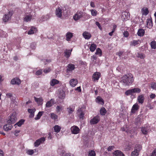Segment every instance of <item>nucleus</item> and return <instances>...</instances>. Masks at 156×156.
I'll return each mask as SVG.
<instances>
[{"label": "nucleus", "mask_w": 156, "mask_h": 156, "mask_svg": "<svg viewBox=\"0 0 156 156\" xmlns=\"http://www.w3.org/2000/svg\"><path fill=\"white\" fill-rule=\"evenodd\" d=\"M134 81L133 75L128 74L124 75L122 78L121 82L125 86H128L131 85Z\"/></svg>", "instance_id": "nucleus-1"}, {"label": "nucleus", "mask_w": 156, "mask_h": 156, "mask_svg": "<svg viewBox=\"0 0 156 156\" xmlns=\"http://www.w3.org/2000/svg\"><path fill=\"white\" fill-rule=\"evenodd\" d=\"M84 112L85 109L84 108L82 107L81 108L79 107L78 108L76 114L80 119H83L85 114Z\"/></svg>", "instance_id": "nucleus-2"}, {"label": "nucleus", "mask_w": 156, "mask_h": 156, "mask_svg": "<svg viewBox=\"0 0 156 156\" xmlns=\"http://www.w3.org/2000/svg\"><path fill=\"white\" fill-rule=\"evenodd\" d=\"M17 120V118L16 116V114L15 113H13L10 116L9 120H8L7 122L8 124H13L15 123Z\"/></svg>", "instance_id": "nucleus-3"}, {"label": "nucleus", "mask_w": 156, "mask_h": 156, "mask_svg": "<svg viewBox=\"0 0 156 156\" xmlns=\"http://www.w3.org/2000/svg\"><path fill=\"white\" fill-rule=\"evenodd\" d=\"M12 14V12L9 11L7 14H5L3 17V21L6 22L9 21L11 19Z\"/></svg>", "instance_id": "nucleus-4"}, {"label": "nucleus", "mask_w": 156, "mask_h": 156, "mask_svg": "<svg viewBox=\"0 0 156 156\" xmlns=\"http://www.w3.org/2000/svg\"><path fill=\"white\" fill-rule=\"evenodd\" d=\"M64 10L62 7H58L56 9L55 14L56 16L58 17L61 18L62 16V13L63 12Z\"/></svg>", "instance_id": "nucleus-5"}, {"label": "nucleus", "mask_w": 156, "mask_h": 156, "mask_svg": "<svg viewBox=\"0 0 156 156\" xmlns=\"http://www.w3.org/2000/svg\"><path fill=\"white\" fill-rule=\"evenodd\" d=\"M142 149V147H135L134 151L131 153V156H138L139 153Z\"/></svg>", "instance_id": "nucleus-6"}, {"label": "nucleus", "mask_w": 156, "mask_h": 156, "mask_svg": "<svg viewBox=\"0 0 156 156\" xmlns=\"http://www.w3.org/2000/svg\"><path fill=\"white\" fill-rule=\"evenodd\" d=\"M83 12L81 11H78L73 16V19L75 21H77L81 18L83 16Z\"/></svg>", "instance_id": "nucleus-7"}, {"label": "nucleus", "mask_w": 156, "mask_h": 156, "mask_svg": "<svg viewBox=\"0 0 156 156\" xmlns=\"http://www.w3.org/2000/svg\"><path fill=\"white\" fill-rule=\"evenodd\" d=\"M61 156H74V155L70 153H66L64 150H58V151Z\"/></svg>", "instance_id": "nucleus-8"}, {"label": "nucleus", "mask_w": 156, "mask_h": 156, "mask_svg": "<svg viewBox=\"0 0 156 156\" xmlns=\"http://www.w3.org/2000/svg\"><path fill=\"white\" fill-rule=\"evenodd\" d=\"M130 17V14L129 12H123L121 15V18L122 20H126L129 19Z\"/></svg>", "instance_id": "nucleus-9"}, {"label": "nucleus", "mask_w": 156, "mask_h": 156, "mask_svg": "<svg viewBox=\"0 0 156 156\" xmlns=\"http://www.w3.org/2000/svg\"><path fill=\"white\" fill-rule=\"evenodd\" d=\"M100 120V118L99 116H96L94 117L93 119H91L90 122L91 124H95L97 123Z\"/></svg>", "instance_id": "nucleus-10"}, {"label": "nucleus", "mask_w": 156, "mask_h": 156, "mask_svg": "<svg viewBox=\"0 0 156 156\" xmlns=\"http://www.w3.org/2000/svg\"><path fill=\"white\" fill-rule=\"evenodd\" d=\"M71 130L72 133L77 134L79 133L80 129L78 127L74 126L71 128Z\"/></svg>", "instance_id": "nucleus-11"}, {"label": "nucleus", "mask_w": 156, "mask_h": 156, "mask_svg": "<svg viewBox=\"0 0 156 156\" xmlns=\"http://www.w3.org/2000/svg\"><path fill=\"white\" fill-rule=\"evenodd\" d=\"M45 140V138L44 137H42L40 139L36 140L34 144L35 146H38L41 144H42Z\"/></svg>", "instance_id": "nucleus-12"}, {"label": "nucleus", "mask_w": 156, "mask_h": 156, "mask_svg": "<svg viewBox=\"0 0 156 156\" xmlns=\"http://www.w3.org/2000/svg\"><path fill=\"white\" fill-rule=\"evenodd\" d=\"M139 106L137 103H136L134 104L131 109V114H133L136 112H137L139 110Z\"/></svg>", "instance_id": "nucleus-13"}, {"label": "nucleus", "mask_w": 156, "mask_h": 156, "mask_svg": "<svg viewBox=\"0 0 156 156\" xmlns=\"http://www.w3.org/2000/svg\"><path fill=\"white\" fill-rule=\"evenodd\" d=\"M75 68V66L74 65L72 64H68L67 66L66 72H71Z\"/></svg>", "instance_id": "nucleus-14"}, {"label": "nucleus", "mask_w": 156, "mask_h": 156, "mask_svg": "<svg viewBox=\"0 0 156 156\" xmlns=\"http://www.w3.org/2000/svg\"><path fill=\"white\" fill-rule=\"evenodd\" d=\"M32 16L30 14H26L25 15L23 20L26 22H29L32 19Z\"/></svg>", "instance_id": "nucleus-15"}, {"label": "nucleus", "mask_w": 156, "mask_h": 156, "mask_svg": "<svg viewBox=\"0 0 156 156\" xmlns=\"http://www.w3.org/2000/svg\"><path fill=\"white\" fill-rule=\"evenodd\" d=\"M13 127L10 124H8L4 126L3 129L6 131H8L11 130Z\"/></svg>", "instance_id": "nucleus-16"}, {"label": "nucleus", "mask_w": 156, "mask_h": 156, "mask_svg": "<svg viewBox=\"0 0 156 156\" xmlns=\"http://www.w3.org/2000/svg\"><path fill=\"white\" fill-rule=\"evenodd\" d=\"M149 127L147 126H143L141 128V130L142 133L144 135H146L148 133Z\"/></svg>", "instance_id": "nucleus-17"}, {"label": "nucleus", "mask_w": 156, "mask_h": 156, "mask_svg": "<svg viewBox=\"0 0 156 156\" xmlns=\"http://www.w3.org/2000/svg\"><path fill=\"white\" fill-rule=\"evenodd\" d=\"M113 156H125L123 153L119 150L114 151L113 153Z\"/></svg>", "instance_id": "nucleus-18"}, {"label": "nucleus", "mask_w": 156, "mask_h": 156, "mask_svg": "<svg viewBox=\"0 0 156 156\" xmlns=\"http://www.w3.org/2000/svg\"><path fill=\"white\" fill-rule=\"evenodd\" d=\"M20 80L17 78L13 79L11 81V83L13 85L17 84L19 85L20 84Z\"/></svg>", "instance_id": "nucleus-19"}, {"label": "nucleus", "mask_w": 156, "mask_h": 156, "mask_svg": "<svg viewBox=\"0 0 156 156\" xmlns=\"http://www.w3.org/2000/svg\"><path fill=\"white\" fill-rule=\"evenodd\" d=\"M144 95L142 94L139 95L137 97V100L139 103L142 104L144 103Z\"/></svg>", "instance_id": "nucleus-20"}, {"label": "nucleus", "mask_w": 156, "mask_h": 156, "mask_svg": "<svg viewBox=\"0 0 156 156\" xmlns=\"http://www.w3.org/2000/svg\"><path fill=\"white\" fill-rule=\"evenodd\" d=\"M83 35L86 39H89L91 37L90 34L87 31L84 32L83 34Z\"/></svg>", "instance_id": "nucleus-21"}, {"label": "nucleus", "mask_w": 156, "mask_h": 156, "mask_svg": "<svg viewBox=\"0 0 156 156\" xmlns=\"http://www.w3.org/2000/svg\"><path fill=\"white\" fill-rule=\"evenodd\" d=\"M35 111L36 109L35 108L28 109V112L30 114L29 116L30 118H33L34 117Z\"/></svg>", "instance_id": "nucleus-22"}, {"label": "nucleus", "mask_w": 156, "mask_h": 156, "mask_svg": "<svg viewBox=\"0 0 156 156\" xmlns=\"http://www.w3.org/2000/svg\"><path fill=\"white\" fill-rule=\"evenodd\" d=\"M77 80L76 79H72L69 81L70 85L73 87H75L77 83Z\"/></svg>", "instance_id": "nucleus-23"}, {"label": "nucleus", "mask_w": 156, "mask_h": 156, "mask_svg": "<svg viewBox=\"0 0 156 156\" xmlns=\"http://www.w3.org/2000/svg\"><path fill=\"white\" fill-rule=\"evenodd\" d=\"M72 50V49L71 50L66 49L64 51V55L67 58L70 57L71 54V52Z\"/></svg>", "instance_id": "nucleus-24"}, {"label": "nucleus", "mask_w": 156, "mask_h": 156, "mask_svg": "<svg viewBox=\"0 0 156 156\" xmlns=\"http://www.w3.org/2000/svg\"><path fill=\"white\" fill-rule=\"evenodd\" d=\"M50 18L49 15L47 14L45 16H42L41 18V19L40 20V22H42L44 21H45L48 20Z\"/></svg>", "instance_id": "nucleus-25"}, {"label": "nucleus", "mask_w": 156, "mask_h": 156, "mask_svg": "<svg viewBox=\"0 0 156 156\" xmlns=\"http://www.w3.org/2000/svg\"><path fill=\"white\" fill-rule=\"evenodd\" d=\"M37 30V28L34 27H32L28 31V34H32L36 33Z\"/></svg>", "instance_id": "nucleus-26"}, {"label": "nucleus", "mask_w": 156, "mask_h": 156, "mask_svg": "<svg viewBox=\"0 0 156 156\" xmlns=\"http://www.w3.org/2000/svg\"><path fill=\"white\" fill-rule=\"evenodd\" d=\"M145 33V31L143 29H139L138 31L137 34V35L140 37L143 36Z\"/></svg>", "instance_id": "nucleus-27"}, {"label": "nucleus", "mask_w": 156, "mask_h": 156, "mask_svg": "<svg viewBox=\"0 0 156 156\" xmlns=\"http://www.w3.org/2000/svg\"><path fill=\"white\" fill-rule=\"evenodd\" d=\"M73 36V34L70 32H68L66 34V40L67 41L70 40L71 38Z\"/></svg>", "instance_id": "nucleus-28"}, {"label": "nucleus", "mask_w": 156, "mask_h": 156, "mask_svg": "<svg viewBox=\"0 0 156 156\" xmlns=\"http://www.w3.org/2000/svg\"><path fill=\"white\" fill-rule=\"evenodd\" d=\"M141 12L143 15L146 16L149 13V11L147 8L144 7L141 10Z\"/></svg>", "instance_id": "nucleus-29"}, {"label": "nucleus", "mask_w": 156, "mask_h": 156, "mask_svg": "<svg viewBox=\"0 0 156 156\" xmlns=\"http://www.w3.org/2000/svg\"><path fill=\"white\" fill-rule=\"evenodd\" d=\"M141 41L140 40H133L130 42V45L132 46H135L140 43Z\"/></svg>", "instance_id": "nucleus-30"}, {"label": "nucleus", "mask_w": 156, "mask_h": 156, "mask_svg": "<svg viewBox=\"0 0 156 156\" xmlns=\"http://www.w3.org/2000/svg\"><path fill=\"white\" fill-rule=\"evenodd\" d=\"M100 73H99L96 72L93 75V78L94 80H98L100 76Z\"/></svg>", "instance_id": "nucleus-31"}, {"label": "nucleus", "mask_w": 156, "mask_h": 156, "mask_svg": "<svg viewBox=\"0 0 156 156\" xmlns=\"http://www.w3.org/2000/svg\"><path fill=\"white\" fill-rule=\"evenodd\" d=\"M58 98L61 99H64L65 97V93L63 91H60L58 95Z\"/></svg>", "instance_id": "nucleus-32"}, {"label": "nucleus", "mask_w": 156, "mask_h": 156, "mask_svg": "<svg viewBox=\"0 0 156 156\" xmlns=\"http://www.w3.org/2000/svg\"><path fill=\"white\" fill-rule=\"evenodd\" d=\"M147 25L148 26V27L150 28L152 27V19H148L147 20Z\"/></svg>", "instance_id": "nucleus-33"}, {"label": "nucleus", "mask_w": 156, "mask_h": 156, "mask_svg": "<svg viewBox=\"0 0 156 156\" xmlns=\"http://www.w3.org/2000/svg\"><path fill=\"white\" fill-rule=\"evenodd\" d=\"M59 81L56 79H53L51 80L50 82V85L51 86H54L55 84L59 83Z\"/></svg>", "instance_id": "nucleus-34"}, {"label": "nucleus", "mask_w": 156, "mask_h": 156, "mask_svg": "<svg viewBox=\"0 0 156 156\" xmlns=\"http://www.w3.org/2000/svg\"><path fill=\"white\" fill-rule=\"evenodd\" d=\"M53 103V100L52 99H51L49 101L47 102L46 104V107L47 108H49L51 106Z\"/></svg>", "instance_id": "nucleus-35"}, {"label": "nucleus", "mask_w": 156, "mask_h": 156, "mask_svg": "<svg viewBox=\"0 0 156 156\" xmlns=\"http://www.w3.org/2000/svg\"><path fill=\"white\" fill-rule=\"evenodd\" d=\"M35 101L37 102L38 104H42L43 100L42 98H37L36 97H34Z\"/></svg>", "instance_id": "nucleus-36"}, {"label": "nucleus", "mask_w": 156, "mask_h": 156, "mask_svg": "<svg viewBox=\"0 0 156 156\" xmlns=\"http://www.w3.org/2000/svg\"><path fill=\"white\" fill-rule=\"evenodd\" d=\"M97 48V45L94 44H92L90 47V51L91 52H94Z\"/></svg>", "instance_id": "nucleus-37"}, {"label": "nucleus", "mask_w": 156, "mask_h": 156, "mask_svg": "<svg viewBox=\"0 0 156 156\" xmlns=\"http://www.w3.org/2000/svg\"><path fill=\"white\" fill-rule=\"evenodd\" d=\"M24 120L23 119H20L18 122H17L15 125L14 126L15 127H16V125H17L18 126H20L23 124L24 122Z\"/></svg>", "instance_id": "nucleus-38"}, {"label": "nucleus", "mask_w": 156, "mask_h": 156, "mask_svg": "<svg viewBox=\"0 0 156 156\" xmlns=\"http://www.w3.org/2000/svg\"><path fill=\"white\" fill-rule=\"evenodd\" d=\"M67 111L69 114H71L74 111V107L70 106L67 108Z\"/></svg>", "instance_id": "nucleus-39"}, {"label": "nucleus", "mask_w": 156, "mask_h": 156, "mask_svg": "<svg viewBox=\"0 0 156 156\" xmlns=\"http://www.w3.org/2000/svg\"><path fill=\"white\" fill-rule=\"evenodd\" d=\"M61 129V127L60 126L58 125H56L54 127V131L56 133H58L60 131Z\"/></svg>", "instance_id": "nucleus-40"}, {"label": "nucleus", "mask_w": 156, "mask_h": 156, "mask_svg": "<svg viewBox=\"0 0 156 156\" xmlns=\"http://www.w3.org/2000/svg\"><path fill=\"white\" fill-rule=\"evenodd\" d=\"M88 156H95L96 153L93 150H89L88 152Z\"/></svg>", "instance_id": "nucleus-41"}, {"label": "nucleus", "mask_w": 156, "mask_h": 156, "mask_svg": "<svg viewBox=\"0 0 156 156\" xmlns=\"http://www.w3.org/2000/svg\"><path fill=\"white\" fill-rule=\"evenodd\" d=\"M96 101L99 103L101 102V104H104V100L100 96H98L96 99Z\"/></svg>", "instance_id": "nucleus-42"}, {"label": "nucleus", "mask_w": 156, "mask_h": 156, "mask_svg": "<svg viewBox=\"0 0 156 156\" xmlns=\"http://www.w3.org/2000/svg\"><path fill=\"white\" fill-rule=\"evenodd\" d=\"M91 15L93 16H95L98 14L97 11L95 9H92L90 10Z\"/></svg>", "instance_id": "nucleus-43"}, {"label": "nucleus", "mask_w": 156, "mask_h": 156, "mask_svg": "<svg viewBox=\"0 0 156 156\" xmlns=\"http://www.w3.org/2000/svg\"><path fill=\"white\" fill-rule=\"evenodd\" d=\"M95 54L99 55V56H101L102 55V51L99 48H97Z\"/></svg>", "instance_id": "nucleus-44"}, {"label": "nucleus", "mask_w": 156, "mask_h": 156, "mask_svg": "<svg viewBox=\"0 0 156 156\" xmlns=\"http://www.w3.org/2000/svg\"><path fill=\"white\" fill-rule=\"evenodd\" d=\"M106 112V110L104 108L102 107L101 108L100 110V113L101 115H105Z\"/></svg>", "instance_id": "nucleus-45"}, {"label": "nucleus", "mask_w": 156, "mask_h": 156, "mask_svg": "<svg viewBox=\"0 0 156 156\" xmlns=\"http://www.w3.org/2000/svg\"><path fill=\"white\" fill-rule=\"evenodd\" d=\"M43 112H39L37 115V116L35 118V119L36 120L39 119L42 115Z\"/></svg>", "instance_id": "nucleus-46"}, {"label": "nucleus", "mask_w": 156, "mask_h": 156, "mask_svg": "<svg viewBox=\"0 0 156 156\" xmlns=\"http://www.w3.org/2000/svg\"><path fill=\"white\" fill-rule=\"evenodd\" d=\"M151 46L152 48L155 49L156 48V42L154 41H152L151 43Z\"/></svg>", "instance_id": "nucleus-47"}, {"label": "nucleus", "mask_w": 156, "mask_h": 156, "mask_svg": "<svg viewBox=\"0 0 156 156\" xmlns=\"http://www.w3.org/2000/svg\"><path fill=\"white\" fill-rule=\"evenodd\" d=\"M133 89H129L127 90L125 93L126 95H129L133 94Z\"/></svg>", "instance_id": "nucleus-48"}, {"label": "nucleus", "mask_w": 156, "mask_h": 156, "mask_svg": "<svg viewBox=\"0 0 156 156\" xmlns=\"http://www.w3.org/2000/svg\"><path fill=\"white\" fill-rule=\"evenodd\" d=\"M51 118L52 119L56 120L57 119L58 116L54 113H51Z\"/></svg>", "instance_id": "nucleus-49"}, {"label": "nucleus", "mask_w": 156, "mask_h": 156, "mask_svg": "<svg viewBox=\"0 0 156 156\" xmlns=\"http://www.w3.org/2000/svg\"><path fill=\"white\" fill-rule=\"evenodd\" d=\"M133 93H138L140 92V89L138 88H135L133 89Z\"/></svg>", "instance_id": "nucleus-50"}, {"label": "nucleus", "mask_w": 156, "mask_h": 156, "mask_svg": "<svg viewBox=\"0 0 156 156\" xmlns=\"http://www.w3.org/2000/svg\"><path fill=\"white\" fill-rule=\"evenodd\" d=\"M34 150H28L27 151V153L29 155H32L34 153Z\"/></svg>", "instance_id": "nucleus-51"}, {"label": "nucleus", "mask_w": 156, "mask_h": 156, "mask_svg": "<svg viewBox=\"0 0 156 156\" xmlns=\"http://www.w3.org/2000/svg\"><path fill=\"white\" fill-rule=\"evenodd\" d=\"M62 110L61 106H57L56 108V111L57 113L60 112Z\"/></svg>", "instance_id": "nucleus-52"}, {"label": "nucleus", "mask_w": 156, "mask_h": 156, "mask_svg": "<svg viewBox=\"0 0 156 156\" xmlns=\"http://www.w3.org/2000/svg\"><path fill=\"white\" fill-rule=\"evenodd\" d=\"M151 87L153 89L156 90V83L153 82L151 84Z\"/></svg>", "instance_id": "nucleus-53"}, {"label": "nucleus", "mask_w": 156, "mask_h": 156, "mask_svg": "<svg viewBox=\"0 0 156 156\" xmlns=\"http://www.w3.org/2000/svg\"><path fill=\"white\" fill-rule=\"evenodd\" d=\"M137 57L141 59L144 58V55L142 53H138Z\"/></svg>", "instance_id": "nucleus-54"}, {"label": "nucleus", "mask_w": 156, "mask_h": 156, "mask_svg": "<svg viewBox=\"0 0 156 156\" xmlns=\"http://www.w3.org/2000/svg\"><path fill=\"white\" fill-rule=\"evenodd\" d=\"M36 44L34 43H32L30 44V47L32 49H34L36 47Z\"/></svg>", "instance_id": "nucleus-55"}, {"label": "nucleus", "mask_w": 156, "mask_h": 156, "mask_svg": "<svg viewBox=\"0 0 156 156\" xmlns=\"http://www.w3.org/2000/svg\"><path fill=\"white\" fill-rule=\"evenodd\" d=\"M44 62V65H46L47 64L50 62L51 60L50 59H44L43 60Z\"/></svg>", "instance_id": "nucleus-56"}, {"label": "nucleus", "mask_w": 156, "mask_h": 156, "mask_svg": "<svg viewBox=\"0 0 156 156\" xmlns=\"http://www.w3.org/2000/svg\"><path fill=\"white\" fill-rule=\"evenodd\" d=\"M51 70V69L50 68H46V69H44V72L45 73H47L49 72Z\"/></svg>", "instance_id": "nucleus-57"}, {"label": "nucleus", "mask_w": 156, "mask_h": 156, "mask_svg": "<svg viewBox=\"0 0 156 156\" xmlns=\"http://www.w3.org/2000/svg\"><path fill=\"white\" fill-rule=\"evenodd\" d=\"M42 73V70L40 69L38 70L35 73V74L36 75L38 76L41 75Z\"/></svg>", "instance_id": "nucleus-58"}, {"label": "nucleus", "mask_w": 156, "mask_h": 156, "mask_svg": "<svg viewBox=\"0 0 156 156\" xmlns=\"http://www.w3.org/2000/svg\"><path fill=\"white\" fill-rule=\"evenodd\" d=\"M141 118L140 117H138L135 119V122L137 124L140 123Z\"/></svg>", "instance_id": "nucleus-59"}, {"label": "nucleus", "mask_w": 156, "mask_h": 156, "mask_svg": "<svg viewBox=\"0 0 156 156\" xmlns=\"http://www.w3.org/2000/svg\"><path fill=\"white\" fill-rule=\"evenodd\" d=\"M96 25L98 27V28L101 30H102V28L101 27V26L100 24L98 22L96 21L95 22Z\"/></svg>", "instance_id": "nucleus-60"}, {"label": "nucleus", "mask_w": 156, "mask_h": 156, "mask_svg": "<svg viewBox=\"0 0 156 156\" xmlns=\"http://www.w3.org/2000/svg\"><path fill=\"white\" fill-rule=\"evenodd\" d=\"M151 156H156V149L153 151L151 154Z\"/></svg>", "instance_id": "nucleus-61"}, {"label": "nucleus", "mask_w": 156, "mask_h": 156, "mask_svg": "<svg viewBox=\"0 0 156 156\" xmlns=\"http://www.w3.org/2000/svg\"><path fill=\"white\" fill-rule=\"evenodd\" d=\"M124 36L125 37H128L129 35V34L127 31H125L123 33Z\"/></svg>", "instance_id": "nucleus-62"}, {"label": "nucleus", "mask_w": 156, "mask_h": 156, "mask_svg": "<svg viewBox=\"0 0 156 156\" xmlns=\"http://www.w3.org/2000/svg\"><path fill=\"white\" fill-rule=\"evenodd\" d=\"M155 95L154 94H152L150 96V97L151 99H154L155 98Z\"/></svg>", "instance_id": "nucleus-63"}, {"label": "nucleus", "mask_w": 156, "mask_h": 156, "mask_svg": "<svg viewBox=\"0 0 156 156\" xmlns=\"http://www.w3.org/2000/svg\"><path fill=\"white\" fill-rule=\"evenodd\" d=\"M91 59L93 61H94L95 60H96L97 59V57L93 55L91 56Z\"/></svg>", "instance_id": "nucleus-64"}]
</instances>
